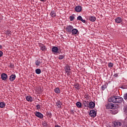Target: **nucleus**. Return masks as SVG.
I'll return each instance as SVG.
<instances>
[{"label":"nucleus","mask_w":127,"mask_h":127,"mask_svg":"<svg viewBox=\"0 0 127 127\" xmlns=\"http://www.w3.org/2000/svg\"><path fill=\"white\" fill-rule=\"evenodd\" d=\"M55 127H61L59 125H57V126H56Z\"/></svg>","instance_id":"nucleus-43"},{"label":"nucleus","mask_w":127,"mask_h":127,"mask_svg":"<svg viewBox=\"0 0 127 127\" xmlns=\"http://www.w3.org/2000/svg\"><path fill=\"white\" fill-rule=\"evenodd\" d=\"M75 11H76V12H80L82 11V7L81 6H76L75 7Z\"/></svg>","instance_id":"nucleus-8"},{"label":"nucleus","mask_w":127,"mask_h":127,"mask_svg":"<svg viewBox=\"0 0 127 127\" xmlns=\"http://www.w3.org/2000/svg\"><path fill=\"white\" fill-rule=\"evenodd\" d=\"M36 74H39L41 73V70L40 68H37L36 69Z\"/></svg>","instance_id":"nucleus-27"},{"label":"nucleus","mask_w":127,"mask_h":127,"mask_svg":"<svg viewBox=\"0 0 127 127\" xmlns=\"http://www.w3.org/2000/svg\"><path fill=\"white\" fill-rule=\"evenodd\" d=\"M74 19H75V17H74V16H70L69 17V19H70V21H73V20H74Z\"/></svg>","instance_id":"nucleus-34"},{"label":"nucleus","mask_w":127,"mask_h":127,"mask_svg":"<svg viewBox=\"0 0 127 127\" xmlns=\"http://www.w3.org/2000/svg\"><path fill=\"white\" fill-rule=\"evenodd\" d=\"M70 114H71L72 115H74V114H75V111H74V110H71V111H70Z\"/></svg>","instance_id":"nucleus-37"},{"label":"nucleus","mask_w":127,"mask_h":127,"mask_svg":"<svg viewBox=\"0 0 127 127\" xmlns=\"http://www.w3.org/2000/svg\"><path fill=\"white\" fill-rule=\"evenodd\" d=\"M15 78H16V75L15 74H12L9 76V80L11 81H14Z\"/></svg>","instance_id":"nucleus-10"},{"label":"nucleus","mask_w":127,"mask_h":127,"mask_svg":"<svg viewBox=\"0 0 127 127\" xmlns=\"http://www.w3.org/2000/svg\"><path fill=\"white\" fill-rule=\"evenodd\" d=\"M41 1H43L44 0H40Z\"/></svg>","instance_id":"nucleus-45"},{"label":"nucleus","mask_w":127,"mask_h":127,"mask_svg":"<svg viewBox=\"0 0 127 127\" xmlns=\"http://www.w3.org/2000/svg\"><path fill=\"white\" fill-rule=\"evenodd\" d=\"M122 88L124 89V86H122Z\"/></svg>","instance_id":"nucleus-46"},{"label":"nucleus","mask_w":127,"mask_h":127,"mask_svg":"<svg viewBox=\"0 0 127 127\" xmlns=\"http://www.w3.org/2000/svg\"><path fill=\"white\" fill-rule=\"evenodd\" d=\"M89 20H90V21H92V22H94V21H96V17L95 16H90L89 18Z\"/></svg>","instance_id":"nucleus-19"},{"label":"nucleus","mask_w":127,"mask_h":127,"mask_svg":"<svg viewBox=\"0 0 127 127\" xmlns=\"http://www.w3.org/2000/svg\"><path fill=\"white\" fill-rule=\"evenodd\" d=\"M124 111L125 113H127V105L126 104H124Z\"/></svg>","instance_id":"nucleus-30"},{"label":"nucleus","mask_w":127,"mask_h":127,"mask_svg":"<svg viewBox=\"0 0 127 127\" xmlns=\"http://www.w3.org/2000/svg\"><path fill=\"white\" fill-rule=\"evenodd\" d=\"M57 107L59 108H61V106H62V103H61V102H60V101H58L56 103Z\"/></svg>","instance_id":"nucleus-16"},{"label":"nucleus","mask_w":127,"mask_h":127,"mask_svg":"<svg viewBox=\"0 0 127 127\" xmlns=\"http://www.w3.org/2000/svg\"><path fill=\"white\" fill-rule=\"evenodd\" d=\"M89 115L91 118H95L97 116V113L95 110H91L89 113Z\"/></svg>","instance_id":"nucleus-3"},{"label":"nucleus","mask_w":127,"mask_h":127,"mask_svg":"<svg viewBox=\"0 0 127 127\" xmlns=\"http://www.w3.org/2000/svg\"><path fill=\"white\" fill-rule=\"evenodd\" d=\"M114 66V64L112 63H110L108 64V67H112Z\"/></svg>","instance_id":"nucleus-32"},{"label":"nucleus","mask_w":127,"mask_h":127,"mask_svg":"<svg viewBox=\"0 0 127 127\" xmlns=\"http://www.w3.org/2000/svg\"><path fill=\"white\" fill-rule=\"evenodd\" d=\"M64 69L65 71H71V68H70V66L68 65H66Z\"/></svg>","instance_id":"nucleus-24"},{"label":"nucleus","mask_w":127,"mask_h":127,"mask_svg":"<svg viewBox=\"0 0 127 127\" xmlns=\"http://www.w3.org/2000/svg\"><path fill=\"white\" fill-rule=\"evenodd\" d=\"M74 86L76 90H80V84L79 83L74 84Z\"/></svg>","instance_id":"nucleus-21"},{"label":"nucleus","mask_w":127,"mask_h":127,"mask_svg":"<svg viewBox=\"0 0 127 127\" xmlns=\"http://www.w3.org/2000/svg\"><path fill=\"white\" fill-rule=\"evenodd\" d=\"M65 73L67 74V76L71 75V70H66Z\"/></svg>","instance_id":"nucleus-31"},{"label":"nucleus","mask_w":127,"mask_h":127,"mask_svg":"<svg viewBox=\"0 0 127 127\" xmlns=\"http://www.w3.org/2000/svg\"><path fill=\"white\" fill-rule=\"evenodd\" d=\"M3 55V53L0 51V57H1Z\"/></svg>","instance_id":"nucleus-41"},{"label":"nucleus","mask_w":127,"mask_h":127,"mask_svg":"<svg viewBox=\"0 0 127 127\" xmlns=\"http://www.w3.org/2000/svg\"><path fill=\"white\" fill-rule=\"evenodd\" d=\"M88 105H89V101L83 100L82 106L84 107V108H86V107H88Z\"/></svg>","instance_id":"nucleus-12"},{"label":"nucleus","mask_w":127,"mask_h":127,"mask_svg":"<svg viewBox=\"0 0 127 127\" xmlns=\"http://www.w3.org/2000/svg\"><path fill=\"white\" fill-rule=\"evenodd\" d=\"M41 63H42V61H41V60H37L35 62V64L36 65V66H39V65H40V64H41Z\"/></svg>","instance_id":"nucleus-20"},{"label":"nucleus","mask_w":127,"mask_h":127,"mask_svg":"<svg viewBox=\"0 0 127 127\" xmlns=\"http://www.w3.org/2000/svg\"><path fill=\"white\" fill-rule=\"evenodd\" d=\"M35 116L37 118H39V119H43V115L41 113L39 112H36L35 113Z\"/></svg>","instance_id":"nucleus-4"},{"label":"nucleus","mask_w":127,"mask_h":127,"mask_svg":"<svg viewBox=\"0 0 127 127\" xmlns=\"http://www.w3.org/2000/svg\"><path fill=\"white\" fill-rule=\"evenodd\" d=\"M6 34L8 36H9V35H10V31H7V32H6Z\"/></svg>","instance_id":"nucleus-38"},{"label":"nucleus","mask_w":127,"mask_h":127,"mask_svg":"<svg viewBox=\"0 0 127 127\" xmlns=\"http://www.w3.org/2000/svg\"><path fill=\"white\" fill-rule=\"evenodd\" d=\"M5 107V103L3 102H0V108H4Z\"/></svg>","instance_id":"nucleus-26"},{"label":"nucleus","mask_w":127,"mask_h":127,"mask_svg":"<svg viewBox=\"0 0 127 127\" xmlns=\"http://www.w3.org/2000/svg\"><path fill=\"white\" fill-rule=\"evenodd\" d=\"M52 116V114H51V113H49L48 114V117H49V118H50V119H51V116Z\"/></svg>","instance_id":"nucleus-40"},{"label":"nucleus","mask_w":127,"mask_h":127,"mask_svg":"<svg viewBox=\"0 0 127 127\" xmlns=\"http://www.w3.org/2000/svg\"><path fill=\"white\" fill-rule=\"evenodd\" d=\"M37 110H40V105L38 104L36 106Z\"/></svg>","instance_id":"nucleus-36"},{"label":"nucleus","mask_w":127,"mask_h":127,"mask_svg":"<svg viewBox=\"0 0 127 127\" xmlns=\"http://www.w3.org/2000/svg\"><path fill=\"white\" fill-rule=\"evenodd\" d=\"M124 99L125 101H127V93L124 94Z\"/></svg>","instance_id":"nucleus-33"},{"label":"nucleus","mask_w":127,"mask_h":127,"mask_svg":"<svg viewBox=\"0 0 127 127\" xmlns=\"http://www.w3.org/2000/svg\"><path fill=\"white\" fill-rule=\"evenodd\" d=\"M54 92H55L56 94H60V89L58 87H56L54 89Z\"/></svg>","instance_id":"nucleus-18"},{"label":"nucleus","mask_w":127,"mask_h":127,"mask_svg":"<svg viewBox=\"0 0 127 127\" xmlns=\"http://www.w3.org/2000/svg\"><path fill=\"white\" fill-rule=\"evenodd\" d=\"M1 48H2V46L0 45V49H1Z\"/></svg>","instance_id":"nucleus-44"},{"label":"nucleus","mask_w":127,"mask_h":127,"mask_svg":"<svg viewBox=\"0 0 127 127\" xmlns=\"http://www.w3.org/2000/svg\"><path fill=\"white\" fill-rule=\"evenodd\" d=\"M26 99L27 102H32V97L31 96H27L26 97Z\"/></svg>","instance_id":"nucleus-14"},{"label":"nucleus","mask_w":127,"mask_h":127,"mask_svg":"<svg viewBox=\"0 0 127 127\" xmlns=\"http://www.w3.org/2000/svg\"><path fill=\"white\" fill-rule=\"evenodd\" d=\"M76 106L77 107V108H82V103H81L80 102H77L76 103Z\"/></svg>","instance_id":"nucleus-23"},{"label":"nucleus","mask_w":127,"mask_h":127,"mask_svg":"<svg viewBox=\"0 0 127 127\" xmlns=\"http://www.w3.org/2000/svg\"><path fill=\"white\" fill-rule=\"evenodd\" d=\"M65 58V55H60L59 56L58 59L59 60H62Z\"/></svg>","instance_id":"nucleus-22"},{"label":"nucleus","mask_w":127,"mask_h":127,"mask_svg":"<svg viewBox=\"0 0 127 127\" xmlns=\"http://www.w3.org/2000/svg\"><path fill=\"white\" fill-rule=\"evenodd\" d=\"M9 66L10 67V68L12 69H13V68H14V64H10Z\"/></svg>","instance_id":"nucleus-35"},{"label":"nucleus","mask_w":127,"mask_h":127,"mask_svg":"<svg viewBox=\"0 0 127 127\" xmlns=\"http://www.w3.org/2000/svg\"><path fill=\"white\" fill-rule=\"evenodd\" d=\"M74 27L72 25H68L67 26L66 28H65L66 31L68 32V33H71L72 32V30H73Z\"/></svg>","instance_id":"nucleus-2"},{"label":"nucleus","mask_w":127,"mask_h":127,"mask_svg":"<svg viewBox=\"0 0 127 127\" xmlns=\"http://www.w3.org/2000/svg\"><path fill=\"white\" fill-rule=\"evenodd\" d=\"M51 16H56V13L54 11H52L50 13Z\"/></svg>","instance_id":"nucleus-28"},{"label":"nucleus","mask_w":127,"mask_h":127,"mask_svg":"<svg viewBox=\"0 0 127 127\" xmlns=\"http://www.w3.org/2000/svg\"><path fill=\"white\" fill-rule=\"evenodd\" d=\"M115 126H116L117 127H121V126H122V123L120 122H117L115 123Z\"/></svg>","instance_id":"nucleus-25"},{"label":"nucleus","mask_w":127,"mask_h":127,"mask_svg":"<svg viewBox=\"0 0 127 127\" xmlns=\"http://www.w3.org/2000/svg\"><path fill=\"white\" fill-rule=\"evenodd\" d=\"M95 103L90 102L88 104V108L90 109H94V108H95Z\"/></svg>","instance_id":"nucleus-9"},{"label":"nucleus","mask_w":127,"mask_h":127,"mask_svg":"<svg viewBox=\"0 0 127 127\" xmlns=\"http://www.w3.org/2000/svg\"><path fill=\"white\" fill-rule=\"evenodd\" d=\"M114 107V104L111 103H108L107 105H106V109H107L108 110L113 109Z\"/></svg>","instance_id":"nucleus-6"},{"label":"nucleus","mask_w":127,"mask_h":127,"mask_svg":"<svg viewBox=\"0 0 127 127\" xmlns=\"http://www.w3.org/2000/svg\"><path fill=\"white\" fill-rule=\"evenodd\" d=\"M52 51L53 52V53H59V49H58V48L57 47H53L52 48Z\"/></svg>","instance_id":"nucleus-5"},{"label":"nucleus","mask_w":127,"mask_h":127,"mask_svg":"<svg viewBox=\"0 0 127 127\" xmlns=\"http://www.w3.org/2000/svg\"><path fill=\"white\" fill-rule=\"evenodd\" d=\"M118 76H119V74H118V73H115L114 75V77H115V78H117V77H118Z\"/></svg>","instance_id":"nucleus-39"},{"label":"nucleus","mask_w":127,"mask_h":127,"mask_svg":"<svg viewBox=\"0 0 127 127\" xmlns=\"http://www.w3.org/2000/svg\"><path fill=\"white\" fill-rule=\"evenodd\" d=\"M77 20H80V21H82L83 22V23H85L86 22V20L82 18V16H78L77 18Z\"/></svg>","instance_id":"nucleus-15"},{"label":"nucleus","mask_w":127,"mask_h":127,"mask_svg":"<svg viewBox=\"0 0 127 127\" xmlns=\"http://www.w3.org/2000/svg\"><path fill=\"white\" fill-rule=\"evenodd\" d=\"M107 89V85L106 84H104L101 86V89L104 91V90H106Z\"/></svg>","instance_id":"nucleus-29"},{"label":"nucleus","mask_w":127,"mask_h":127,"mask_svg":"<svg viewBox=\"0 0 127 127\" xmlns=\"http://www.w3.org/2000/svg\"><path fill=\"white\" fill-rule=\"evenodd\" d=\"M123 21V19L120 17H118L115 19V22L116 23H121Z\"/></svg>","instance_id":"nucleus-11"},{"label":"nucleus","mask_w":127,"mask_h":127,"mask_svg":"<svg viewBox=\"0 0 127 127\" xmlns=\"http://www.w3.org/2000/svg\"><path fill=\"white\" fill-rule=\"evenodd\" d=\"M40 46L41 47V50H42V51H45V50H46V47L43 44H41Z\"/></svg>","instance_id":"nucleus-17"},{"label":"nucleus","mask_w":127,"mask_h":127,"mask_svg":"<svg viewBox=\"0 0 127 127\" xmlns=\"http://www.w3.org/2000/svg\"><path fill=\"white\" fill-rule=\"evenodd\" d=\"M109 102L112 103H122L124 99L120 96H112L108 99Z\"/></svg>","instance_id":"nucleus-1"},{"label":"nucleus","mask_w":127,"mask_h":127,"mask_svg":"<svg viewBox=\"0 0 127 127\" xmlns=\"http://www.w3.org/2000/svg\"><path fill=\"white\" fill-rule=\"evenodd\" d=\"M43 125L44 126V127H46V126H47V123H46V122H45L43 123Z\"/></svg>","instance_id":"nucleus-42"},{"label":"nucleus","mask_w":127,"mask_h":127,"mask_svg":"<svg viewBox=\"0 0 127 127\" xmlns=\"http://www.w3.org/2000/svg\"><path fill=\"white\" fill-rule=\"evenodd\" d=\"M1 78L3 81H5L7 79V75L6 73H3L1 75Z\"/></svg>","instance_id":"nucleus-7"},{"label":"nucleus","mask_w":127,"mask_h":127,"mask_svg":"<svg viewBox=\"0 0 127 127\" xmlns=\"http://www.w3.org/2000/svg\"><path fill=\"white\" fill-rule=\"evenodd\" d=\"M71 32L73 35H76V34L79 32V31H78L77 29L73 28V29L72 30Z\"/></svg>","instance_id":"nucleus-13"}]
</instances>
